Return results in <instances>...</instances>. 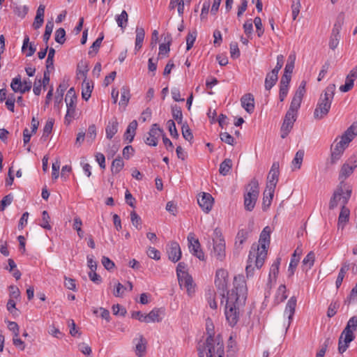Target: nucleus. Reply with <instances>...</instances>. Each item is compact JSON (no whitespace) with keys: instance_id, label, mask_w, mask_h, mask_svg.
I'll use <instances>...</instances> for the list:
<instances>
[{"instance_id":"nucleus-1","label":"nucleus","mask_w":357,"mask_h":357,"mask_svg":"<svg viewBox=\"0 0 357 357\" xmlns=\"http://www.w3.org/2000/svg\"><path fill=\"white\" fill-rule=\"evenodd\" d=\"M233 289L227 293L225 314L229 324L236 325L239 319L240 312L245 305L248 288L245 276L238 275L234 277Z\"/></svg>"},{"instance_id":"nucleus-2","label":"nucleus","mask_w":357,"mask_h":357,"mask_svg":"<svg viewBox=\"0 0 357 357\" xmlns=\"http://www.w3.org/2000/svg\"><path fill=\"white\" fill-rule=\"evenodd\" d=\"M199 357H225V348L222 339L220 335L208 336L205 342L197 345Z\"/></svg>"},{"instance_id":"nucleus-3","label":"nucleus","mask_w":357,"mask_h":357,"mask_svg":"<svg viewBox=\"0 0 357 357\" xmlns=\"http://www.w3.org/2000/svg\"><path fill=\"white\" fill-rule=\"evenodd\" d=\"M335 89L334 84H329L324 93L321 94L314 112V118L321 119L328 114L334 98Z\"/></svg>"},{"instance_id":"nucleus-4","label":"nucleus","mask_w":357,"mask_h":357,"mask_svg":"<svg viewBox=\"0 0 357 357\" xmlns=\"http://www.w3.org/2000/svg\"><path fill=\"white\" fill-rule=\"evenodd\" d=\"M356 330H357V317H352L348 321L339 338L338 351L340 354H343L347 349L349 344L354 340L355 336L353 331Z\"/></svg>"},{"instance_id":"nucleus-5","label":"nucleus","mask_w":357,"mask_h":357,"mask_svg":"<svg viewBox=\"0 0 357 357\" xmlns=\"http://www.w3.org/2000/svg\"><path fill=\"white\" fill-rule=\"evenodd\" d=\"M271 232V228L268 226L265 227L260 234L258 243L252 244L250 248V250H252L255 247V252L258 255V257L260 259L258 260L259 264H261L262 257L266 258L267 250L270 245Z\"/></svg>"},{"instance_id":"nucleus-6","label":"nucleus","mask_w":357,"mask_h":357,"mask_svg":"<svg viewBox=\"0 0 357 357\" xmlns=\"http://www.w3.org/2000/svg\"><path fill=\"white\" fill-rule=\"evenodd\" d=\"M259 194L258 181L255 178L251 180L245 188L244 194V207L248 211H252L256 204Z\"/></svg>"},{"instance_id":"nucleus-7","label":"nucleus","mask_w":357,"mask_h":357,"mask_svg":"<svg viewBox=\"0 0 357 357\" xmlns=\"http://www.w3.org/2000/svg\"><path fill=\"white\" fill-rule=\"evenodd\" d=\"M345 187L346 184L340 182L331 198L329 202L330 208L333 209L338 205H341L342 207L345 206L347 204L351 195V190L349 188Z\"/></svg>"},{"instance_id":"nucleus-8","label":"nucleus","mask_w":357,"mask_h":357,"mask_svg":"<svg viewBox=\"0 0 357 357\" xmlns=\"http://www.w3.org/2000/svg\"><path fill=\"white\" fill-rule=\"evenodd\" d=\"M213 250L212 255L220 261H222L225 257V242L222 234L218 228L214 230Z\"/></svg>"},{"instance_id":"nucleus-9","label":"nucleus","mask_w":357,"mask_h":357,"mask_svg":"<svg viewBox=\"0 0 357 357\" xmlns=\"http://www.w3.org/2000/svg\"><path fill=\"white\" fill-rule=\"evenodd\" d=\"M305 86H306V82L302 81L301 84L299 85L298 88L296 91V93L291 100L290 107L287 112V113L297 116L298 114V110L301 107V104L303 100V97L304 94L305 93Z\"/></svg>"},{"instance_id":"nucleus-10","label":"nucleus","mask_w":357,"mask_h":357,"mask_svg":"<svg viewBox=\"0 0 357 357\" xmlns=\"http://www.w3.org/2000/svg\"><path fill=\"white\" fill-rule=\"evenodd\" d=\"M65 101L66 102L67 112L65 116V121L68 123L75 117L77 96L73 88H70L66 96Z\"/></svg>"},{"instance_id":"nucleus-11","label":"nucleus","mask_w":357,"mask_h":357,"mask_svg":"<svg viewBox=\"0 0 357 357\" xmlns=\"http://www.w3.org/2000/svg\"><path fill=\"white\" fill-rule=\"evenodd\" d=\"M349 142L350 139L349 138L342 137L340 142L332 145L331 160L333 164L336 163L340 159Z\"/></svg>"},{"instance_id":"nucleus-12","label":"nucleus","mask_w":357,"mask_h":357,"mask_svg":"<svg viewBox=\"0 0 357 357\" xmlns=\"http://www.w3.org/2000/svg\"><path fill=\"white\" fill-rule=\"evenodd\" d=\"M259 259H260L258 257V255L255 252L254 247L252 250H250L247 266L245 267L247 278L252 276L255 267L259 269L264 265L266 257H262V259H261V264H258Z\"/></svg>"},{"instance_id":"nucleus-13","label":"nucleus","mask_w":357,"mask_h":357,"mask_svg":"<svg viewBox=\"0 0 357 357\" xmlns=\"http://www.w3.org/2000/svg\"><path fill=\"white\" fill-rule=\"evenodd\" d=\"M215 284L217 289L221 291L222 297L227 289L228 272L225 269H218L215 273Z\"/></svg>"},{"instance_id":"nucleus-14","label":"nucleus","mask_w":357,"mask_h":357,"mask_svg":"<svg viewBox=\"0 0 357 357\" xmlns=\"http://www.w3.org/2000/svg\"><path fill=\"white\" fill-rule=\"evenodd\" d=\"M188 248L190 252L200 260L204 259V253L201 249L199 240L195 238L193 233H190L188 236Z\"/></svg>"},{"instance_id":"nucleus-15","label":"nucleus","mask_w":357,"mask_h":357,"mask_svg":"<svg viewBox=\"0 0 357 357\" xmlns=\"http://www.w3.org/2000/svg\"><path fill=\"white\" fill-rule=\"evenodd\" d=\"M280 166L278 162H273L267 176V188L275 189L278 182Z\"/></svg>"},{"instance_id":"nucleus-16","label":"nucleus","mask_w":357,"mask_h":357,"mask_svg":"<svg viewBox=\"0 0 357 357\" xmlns=\"http://www.w3.org/2000/svg\"><path fill=\"white\" fill-rule=\"evenodd\" d=\"M212 195L207 192H202L199 195L197 202L204 212L208 213L212 209L213 204Z\"/></svg>"},{"instance_id":"nucleus-17","label":"nucleus","mask_w":357,"mask_h":357,"mask_svg":"<svg viewBox=\"0 0 357 357\" xmlns=\"http://www.w3.org/2000/svg\"><path fill=\"white\" fill-rule=\"evenodd\" d=\"M296 118V116L290 114V113H286L280 128V135L282 139L287 137L289 133L291 132Z\"/></svg>"},{"instance_id":"nucleus-18","label":"nucleus","mask_w":357,"mask_h":357,"mask_svg":"<svg viewBox=\"0 0 357 357\" xmlns=\"http://www.w3.org/2000/svg\"><path fill=\"white\" fill-rule=\"evenodd\" d=\"M162 132V130L157 124H153L148 132V136L144 139L145 143L149 146H157L158 139Z\"/></svg>"},{"instance_id":"nucleus-19","label":"nucleus","mask_w":357,"mask_h":357,"mask_svg":"<svg viewBox=\"0 0 357 357\" xmlns=\"http://www.w3.org/2000/svg\"><path fill=\"white\" fill-rule=\"evenodd\" d=\"M169 259L173 262H177L181 257V250L179 244L176 241H172L167 248Z\"/></svg>"},{"instance_id":"nucleus-20","label":"nucleus","mask_w":357,"mask_h":357,"mask_svg":"<svg viewBox=\"0 0 357 357\" xmlns=\"http://www.w3.org/2000/svg\"><path fill=\"white\" fill-rule=\"evenodd\" d=\"M178 280L180 287L186 289L189 295H192L195 292V285L193 284L192 278L188 273L178 277Z\"/></svg>"},{"instance_id":"nucleus-21","label":"nucleus","mask_w":357,"mask_h":357,"mask_svg":"<svg viewBox=\"0 0 357 357\" xmlns=\"http://www.w3.org/2000/svg\"><path fill=\"white\" fill-rule=\"evenodd\" d=\"M133 342L135 343V354L138 357H144L147 342L142 335L139 334L138 337L135 338Z\"/></svg>"},{"instance_id":"nucleus-22","label":"nucleus","mask_w":357,"mask_h":357,"mask_svg":"<svg viewBox=\"0 0 357 357\" xmlns=\"http://www.w3.org/2000/svg\"><path fill=\"white\" fill-rule=\"evenodd\" d=\"M241 106L249 114H252L255 110V99L251 93H246L241 98Z\"/></svg>"},{"instance_id":"nucleus-23","label":"nucleus","mask_w":357,"mask_h":357,"mask_svg":"<svg viewBox=\"0 0 357 357\" xmlns=\"http://www.w3.org/2000/svg\"><path fill=\"white\" fill-rule=\"evenodd\" d=\"M296 302H297L296 298L295 296H292L289 299V301L286 305V307H285L284 315L288 317V319H289L288 325L289 326L291 321H292L294 314L295 313Z\"/></svg>"},{"instance_id":"nucleus-24","label":"nucleus","mask_w":357,"mask_h":357,"mask_svg":"<svg viewBox=\"0 0 357 357\" xmlns=\"http://www.w3.org/2000/svg\"><path fill=\"white\" fill-rule=\"evenodd\" d=\"M119 123L116 118H112L105 128L106 137L111 139L118 132Z\"/></svg>"},{"instance_id":"nucleus-25","label":"nucleus","mask_w":357,"mask_h":357,"mask_svg":"<svg viewBox=\"0 0 357 357\" xmlns=\"http://www.w3.org/2000/svg\"><path fill=\"white\" fill-rule=\"evenodd\" d=\"M137 121L136 120H133L131 121L128 126L126 130L124 133V139L128 140L129 143L133 141L135 135L136 134V130L137 128Z\"/></svg>"},{"instance_id":"nucleus-26","label":"nucleus","mask_w":357,"mask_h":357,"mask_svg":"<svg viewBox=\"0 0 357 357\" xmlns=\"http://www.w3.org/2000/svg\"><path fill=\"white\" fill-rule=\"evenodd\" d=\"M136 38L135 45V53L136 54L142 47V44L144 40L145 31L142 27L137 26L136 30Z\"/></svg>"},{"instance_id":"nucleus-27","label":"nucleus","mask_w":357,"mask_h":357,"mask_svg":"<svg viewBox=\"0 0 357 357\" xmlns=\"http://www.w3.org/2000/svg\"><path fill=\"white\" fill-rule=\"evenodd\" d=\"M280 265V259L278 258V259H276V260L273 263V264L271 266L269 275H268V285L269 284H271L272 282H275L278 275L279 273Z\"/></svg>"},{"instance_id":"nucleus-28","label":"nucleus","mask_w":357,"mask_h":357,"mask_svg":"<svg viewBox=\"0 0 357 357\" xmlns=\"http://www.w3.org/2000/svg\"><path fill=\"white\" fill-rule=\"evenodd\" d=\"M275 189H271L266 188L264 192V197L262 202L263 210H266L271 205L272 199L273 198Z\"/></svg>"},{"instance_id":"nucleus-29","label":"nucleus","mask_w":357,"mask_h":357,"mask_svg":"<svg viewBox=\"0 0 357 357\" xmlns=\"http://www.w3.org/2000/svg\"><path fill=\"white\" fill-rule=\"evenodd\" d=\"M82 98L85 100H88L91 96V92L93 88V84L89 80H83L82 82Z\"/></svg>"},{"instance_id":"nucleus-30","label":"nucleus","mask_w":357,"mask_h":357,"mask_svg":"<svg viewBox=\"0 0 357 357\" xmlns=\"http://www.w3.org/2000/svg\"><path fill=\"white\" fill-rule=\"evenodd\" d=\"M349 210L345 206H342L338 217V227H341L343 229L346 225V223L349 221Z\"/></svg>"},{"instance_id":"nucleus-31","label":"nucleus","mask_w":357,"mask_h":357,"mask_svg":"<svg viewBox=\"0 0 357 357\" xmlns=\"http://www.w3.org/2000/svg\"><path fill=\"white\" fill-rule=\"evenodd\" d=\"M349 269V264L344 262L342 264V267L340 269L337 278L335 281V286L337 289H339L342 283V281L345 277L347 272Z\"/></svg>"},{"instance_id":"nucleus-32","label":"nucleus","mask_w":357,"mask_h":357,"mask_svg":"<svg viewBox=\"0 0 357 357\" xmlns=\"http://www.w3.org/2000/svg\"><path fill=\"white\" fill-rule=\"evenodd\" d=\"M354 169L351 167L349 164L344 163L340 171L339 179L341 180L343 183L344 181L350 175L353 174Z\"/></svg>"},{"instance_id":"nucleus-33","label":"nucleus","mask_w":357,"mask_h":357,"mask_svg":"<svg viewBox=\"0 0 357 357\" xmlns=\"http://www.w3.org/2000/svg\"><path fill=\"white\" fill-rule=\"evenodd\" d=\"M249 235L248 229H240L236 235L235 245L239 248H241L243 244L246 241Z\"/></svg>"},{"instance_id":"nucleus-34","label":"nucleus","mask_w":357,"mask_h":357,"mask_svg":"<svg viewBox=\"0 0 357 357\" xmlns=\"http://www.w3.org/2000/svg\"><path fill=\"white\" fill-rule=\"evenodd\" d=\"M304 157V151L298 150L294 156L291 162L292 170L299 169L301 167L303 160Z\"/></svg>"},{"instance_id":"nucleus-35","label":"nucleus","mask_w":357,"mask_h":357,"mask_svg":"<svg viewBox=\"0 0 357 357\" xmlns=\"http://www.w3.org/2000/svg\"><path fill=\"white\" fill-rule=\"evenodd\" d=\"M278 79V76L275 73L270 72L267 73L265 79V89L270 90L275 84Z\"/></svg>"},{"instance_id":"nucleus-36","label":"nucleus","mask_w":357,"mask_h":357,"mask_svg":"<svg viewBox=\"0 0 357 357\" xmlns=\"http://www.w3.org/2000/svg\"><path fill=\"white\" fill-rule=\"evenodd\" d=\"M124 167V162L121 157H118L114 159L111 165V172L112 174H116L119 173Z\"/></svg>"},{"instance_id":"nucleus-37","label":"nucleus","mask_w":357,"mask_h":357,"mask_svg":"<svg viewBox=\"0 0 357 357\" xmlns=\"http://www.w3.org/2000/svg\"><path fill=\"white\" fill-rule=\"evenodd\" d=\"M10 87L12 90L15 93H20L21 94H23L22 93V81L21 79L20 75H17V77H14L12 79V82L10 83Z\"/></svg>"},{"instance_id":"nucleus-38","label":"nucleus","mask_w":357,"mask_h":357,"mask_svg":"<svg viewBox=\"0 0 357 357\" xmlns=\"http://www.w3.org/2000/svg\"><path fill=\"white\" fill-rule=\"evenodd\" d=\"M288 297L287 293V288L284 284H281L279 286L276 294H275V300L278 303L283 302Z\"/></svg>"},{"instance_id":"nucleus-39","label":"nucleus","mask_w":357,"mask_h":357,"mask_svg":"<svg viewBox=\"0 0 357 357\" xmlns=\"http://www.w3.org/2000/svg\"><path fill=\"white\" fill-rule=\"evenodd\" d=\"M232 161L229 158H226L220 165L219 172L223 176L228 174L229 172L231 169Z\"/></svg>"},{"instance_id":"nucleus-40","label":"nucleus","mask_w":357,"mask_h":357,"mask_svg":"<svg viewBox=\"0 0 357 357\" xmlns=\"http://www.w3.org/2000/svg\"><path fill=\"white\" fill-rule=\"evenodd\" d=\"M89 71L88 66L84 63H79L77 69V77L78 79L87 80V73Z\"/></svg>"},{"instance_id":"nucleus-41","label":"nucleus","mask_w":357,"mask_h":357,"mask_svg":"<svg viewBox=\"0 0 357 357\" xmlns=\"http://www.w3.org/2000/svg\"><path fill=\"white\" fill-rule=\"evenodd\" d=\"M147 323L159 322L162 320L160 311L158 308L153 309L149 314H146Z\"/></svg>"},{"instance_id":"nucleus-42","label":"nucleus","mask_w":357,"mask_h":357,"mask_svg":"<svg viewBox=\"0 0 357 357\" xmlns=\"http://www.w3.org/2000/svg\"><path fill=\"white\" fill-rule=\"evenodd\" d=\"M128 20V15L126 10H123L120 15L116 16V21L119 27L124 29L126 27Z\"/></svg>"},{"instance_id":"nucleus-43","label":"nucleus","mask_w":357,"mask_h":357,"mask_svg":"<svg viewBox=\"0 0 357 357\" xmlns=\"http://www.w3.org/2000/svg\"><path fill=\"white\" fill-rule=\"evenodd\" d=\"M130 98V89L127 86H123L121 89V100L119 105L126 106Z\"/></svg>"},{"instance_id":"nucleus-44","label":"nucleus","mask_w":357,"mask_h":357,"mask_svg":"<svg viewBox=\"0 0 357 357\" xmlns=\"http://www.w3.org/2000/svg\"><path fill=\"white\" fill-rule=\"evenodd\" d=\"M299 259H300V257H299V256L296 255V251H295L291 257V261L289 263V268H288V272L289 273L290 275H294V271L299 262Z\"/></svg>"},{"instance_id":"nucleus-45","label":"nucleus","mask_w":357,"mask_h":357,"mask_svg":"<svg viewBox=\"0 0 357 357\" xmlns=\"http://www.w3.org/2000/svg\"><path fill=\"white\" fill-rule=\"evenodd\" d=\"M357 135V121L354 123L345 132L342 137H346L349 139L350 142Z\"/></svg>"},{"instance_id":"nucleus-46","label":"nucleus","mask_w":357,"mask_h":357,"mask_svg":"<svg viewBox=\"0 0 357 357\" xmlns=\"http://www.w3.org/2000/svg\"><path fill=\"white\" fill-rule=\"evenodd\" d=\"M54 119H50L47 121L44 128H43V133L41 139L46 140L48 135L51 133L54 125Z\"/></svg>"},{"instance_id":"nucleus-47","label":"nucleus","mask_w":357,"mask_h":357,"mask_svg":"<svg viewBox=\"0 0 357 357\" xmlns=\"http://www.w3.org/2000/svg\"><path fill=\"white\" fill-rule=\"evenodd\" d=\"M296 56L295 54H290L287 59V63L284 68V73L291 75L294 68V62H295Z\"/></svg>"},{"instance_id":"nucleus-48","label":"nucleus","mask_w":357,"mask_h":357,"mask_svg":"<svg viewBox=\"0 0 357 357\" xmlns=\"http://www.w3.org/2000/svg\"><path fill=\"white\" fill-rule=\"evenodd\" d=\"M172 114L173 118L178 122V123H181L183 119V114L181 109L178 105H174L172 107Z\"/></svg>"},{"instance_id":"nucleus-49","label":"nucleus","mask_w":357,"mask_h":357,"mask_svg":"<svg viewBox=\"0 0 357 357\" xmlns=\"http://www.w3.org/2000/svg\"><path fill=\"white\" fill-rule=\"evenodd\" d=\"M315 255L313 252H310L303 259V264L306 266L308 269L311 268L314 263Z\"/></svg>"},{"instance_id":"nucleus-50","label":"nucleus","mask_w":357,"mask_h":357,"mask_svg":"<svg viewBox=\"0 0 357 357\" xmlns=\"http://www.w3.org/2000/svg\"><path fill=\"white\" fill-rule=\"evenodd\" d=\"M50 217L47 211H43L42 213V222L40 223V225L45 229L50 230L52 229V226L50 224Z\"/></svg>"},{"instance_id":"nucleus-51","label":"nucleus","mask_w":357,"mask_h":357,"mask_svg":"<svg viewBox=\"0 0 357 357\" xmlns=\"http://www.w3.org/2000/svg\"><path fill=\"white\" fill-rule=\"evenodd\" d=\"M53 28H54V22L52 21H47V22L46 23V25H45V31L43 34V40L46 43L48 42V40L51 36Z\"/></svg>"},{"instance_id":"nucleus-52","label":"nucleus","mask_w":357,"mask_h":357,"mask_svg":"<svg viewBox=\"0 0 357 357\" xmlns=\"http://www.w3.org/2000/svg\"><path fill=\"white\" fill-rule=\"evenodd\" d=\"M82 222L79 217H76L74 218L73 222V229L77 231V235L80 238H82L84 236V231L82 229Z\"/></svg>"},{"instance_id":"nucleus-53","label":"nucleus","mask_w":357,"mask_h":357,"mask_svg":"<svg viewBox=\"0 0 357 357\" xmlns=\"http://www.w3.org/2000/svg\"><path fill=\"white\" fill-rule=\"evenodd\" d=\"M55 41L61 45L66 41V31L63 28L58 29L55 32Z\"/></svg>"},{"instance_id":"nucleus-54","label":"nucleus","mask_w":357,"mask_h":357,"mask_svg":"<svg viewBox=\"0 0 357 357\" xmlns=\"http://www.w3.org/2000/svg\"><path fill=\"white\" fill-rule=\"evenodd\" d=\"M197 38V31H194L192 32H189L186 37V49L187 50H190L196 40Z\"/></svg>"},{"instance_id":"nucleus-55","label":"nucleus","mask_w":357,"mask_h":357,"mask_svg":"<svg viewBox=\"0 0 357 357\" xmlns=\"http://www.w3.org/2000/svg\"><path fill=\"white\" fill-rule=\"evenodd\" d=\"M354 79L349 78V77L347 76L346 79H345V83H344V84L340 86V90L342 92H344V93L347 92V91H350L354 87Z\"/></svg>"},{"instance_id":"nucleus-56","label":"nucleus","mask_w":357,"mask_h":357,"mask_svg":"<svg viewBox=\"0 0 357 357\" xmlns=\"http://www.w3.org/2000/svg\"><path fill=\"white\" fill-rule=\"evenodd\" d=\"M130 220L133 226H135L137 229H140L142 228L141 218L136 213L135 211H132L130 213Z\"/></svg>"},{"instance_id":"nucleus-57","label":"nucleus","mask_w":357,"mask_h":357,"mask_svg":"<svg viewBox=\"0 0 357 357\" xmlns=\"http://www.w3.org/2000/svg\"><path fill=\"white\" fill-rule=\"evenodd\" d=\"M207 302L212 309H216L218 307L217 303L215 300V293L211 291H208V292L206 294Z\"/></svg>"},{"instance_id":"nucleus-58","label":"nucleus","mask_w":357,"mask_h":357,"mask_svg":"<svg viewBox=\"0 0 357 357\" xmlns=\"http://www.w3.org/2000/svg\"><path fill=\"white\" fill-rule=\"evenodd\" d=\"M13 199V196L11 194L6 195L0 203V211H4L5 208L8 206H9Z\"/></svg>"},{"instance_id":"nucleus-59","label":"nucleus","mask_w":357,"mask_h":357,"mask_svg":"<svg viewBox=\"0 0 357 357\" xmlns=\"http://www.w3.org/2000/svg\"><path fill=\"white\" fill-rule=\"evenodd\" d=\"M103 35H101L100 36H99L94 42L92 44V45L90 47V50L89 51V54H92V52H94V53L96 54L99 47H100V45L102 43V41L103 40Z\"/></svg>"},{"instance_id":"nucleus-60","label":"nucleus","mask_w":357,"mask_h":357,"mask_svg":"<svg viewBox=\"0 0 357 357\" xmlns=\"http://www.w3.org/2000/svg\"><path fill=\"white\" fill-rule=\"evenodd\" d=\"M230 54L232 59H237L240 56V50L237 43L232 42L230 44Z\"/></svg>"},{"instance_id":"nucleus-61","label":"nucleus","mask_w":357,"mask_h":357,"mask_svg":"<svg viewBox=\"0 0 357 357\" xmlns=\"http://www.w3.org/2000/svg\"><path fill=\"white\" fill-rule=\"evenodd\" d=\"M253 22L255 23L257 29V36L261 37L264 34V31L261 18L259 17H256L254 19Z\"/></svg>"},{"instance_id":"nucleus-62","label":"nucleus","mask_w":357,"mask_h":357,"mask_svg":"<svg viewBox=\"0 0 357 357\" xmlns=\"http://www.w3.org/2000/svg\"><path fill=\"white\" fill-rule=\"evenodd\" d=\"M182 135L183 137L189 142L193 139L192 133L187 124H183L182 126Z\"/></svg>"},{"instance_id":"nucleus-63","label":"nucleus","mask_w":357,"mask_h":357,"mask_svg":"<svg viewBox=\"0 0 357 357\" xmlns=\"http://www.w3.org/2000/svg\"><path fill=\"white\" fill-rule=\"evenodd\" d=\"M167 126L168 127L171 136L173 137H178V134L174 121L173 120H169L167 122Z\"/></svg>"},{"instance_id":"nucleus-64","label":"nucleus","mask_w":357,"mask_h":357,"mask_svg":"<svg viewBox=\"0 0 357 357\" xmlns=\"http://www.w3.org/2000/svg\"><path fill=\"white\" fill-rule=\"evenodd\" d=\"M147 255L155 260H159L160 259V252L153 247H149L148 248Z\"/></svg>"}]
</instances>
